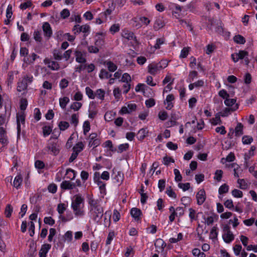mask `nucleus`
Here are the masks:
<instances>
[{
	"mask_svg": "<svg viewBox=\"0 0 257 257\" xmlns=\"http://www.w3.org/2000/svg\"><path fill=\"white\" fill-rule=\"evenodd\" d=\"M233 249L235 254L236 256H238L240 253V251L242 249V246L240 244H236L233 246Z\"/></svg>",
	"mask_w": 257,
	"mask_h": 257,
	"instance_id": "nucleus-58",
	"label": "nucleus"
},
{
	"mask_svg": "<svg viewBox=\"0 0 257 257\" xmlns=\"http://www.w3.org/2000/svg\"><path fill=\"white\" fill-rule=\"evenodd\" d=\"M93 220L98 223L103 215V209L101 206L89 210Z\"/></svg>",
	"mask_w": 257,
	"mask_h": 257,
	"instance_id": "nucleus-4",
	"label": "nucleus"
},
{
	"mask_svg": "<svg viewBox=\"0 0 257 257\" xmlns=\"http://www.w3.org/2000/svg\"><path fill=\"white\" fill-rule=\"evenodd\" d=\"M76 61L80 63H84L86 62V59L83 56L82 53L78 50L75 51Z\"/></svg>",
	"mask_w": 257,
	"mask_h": 257,
	"instance_id": "nucleus-21",
	"label": "nucleus"
},
{
	"mask_svg": "<svg viewBox=\"0 0 257 257\" xmlns=\"http://www.w3.org/2000/svg\"><path fill=\"white\" fill-rule=\"evenodd\" d=\"M155 246L156 248V251L158 252H163L166 246L165 241L161 238H158L155 242Z\"/></svg>",
	"mask_w": 257,
	"mask_h": 257,
	"instance_id": "nucleus-10",
	"label": "nucleus"
},
{
	"mask_svg": "<svg viewBox=\"0 0 257 257\" xmlns=\"http://www.w3.org/2000/svg\"><path fill=\"white\" fill-rule=\"evenodd\" d=\"M70 122L71 124H74L75 126H76L78 123V114L74 113L71 116V118L70 119Z\"/></svg>",
	"mask_w": 257,
	"mask_h": 257,
	"instance_id": "nucleus-37",
	"label": "nucleus"
},
{
	"mask_svg": "<svg viewBox=\"0 0 257 257\" xmlns=\"http://www.w3.org/2000/svg\"><path fill=\"white\" fill-rule=\"evenodd\" d=\"M70 16L69 11L67 9H63L60 13V16L63 19H66Z\"/></svg>",
	"mask_w": 257,
	"mask_h": 257,
	"instance_id": "nucleus-62",
	"label": "nucleus"
},
{
	"mask_svg": "<svg viewBox=\"0 0 257 257\" xmlns=\"http://www.w3.org/2000/svg\"><path fill=\"white\" fill-rule=\"evenodd\" d=\"M165 39L164 38H158L156 40V43L154 45V48L156 49H159L160 48V45H162L164 43Z\"/></svg>",
	"mask_w": 257,
	"mask_h": 257,
	"instance_id": "nucleus-56",
	"label": "nucleus"
},
{
	"mask_svg": "<svg viewBox=\"0 0 257 257\" xmlns=\"http://www.w3.org/2000/svg\"><path fill=\"white\" fill-rule=\"evenodd\" d=\"M66 209L64 203H59L57 206V211L59 214L62 215Z\"/></svg>",
	"mask_w": 257,
	"mask_h": 257,
	"instance_id": "nucleus-42",
	"label": "nucleus"
},
{
	"mask_svg": "<svg viewBox=\"0 0 257 257\" xmlns=\"http://www.w3.org/2000/svg\"><path fill=\"white\" fill-rule=\"evenodd\" d=\"M234 41L239 44H244L245 43V38L240 35H235L233 38Z\"/></svg>",
	"mask_w": 257,
	"mask_h": 257,
	"instance_id": "nucleus-26",
	"label": "nucleus"
},
{
	"mask_svg": "<svg viewBox=\"0 0 257 257\" xmlns=\"http://www.w3.org/2000/svg\"><path fill=\"white\" fill-rule=\"evenodd\" d=\"M0 142L4 145H7L8 143L6 131L3 127H0Z\"/></svg>",
	"mask_w": 257,
	"mask_h": 257,
	"instance_id": "nucleus-18",
	"label": "nucleus"
},
{
	"mask_svg": "<svg viewBox=\"0 0 257 257\" xmlns=\"http://www.w3.org/2000/svg\"><path fill=\"white\" fill-rule=\"evenodd\" d=\"M68 81L67 79L64 78L60 81L59 85L61 89H64L68 86Z\"/></svg>",
	"mask_w": 257,
	"mask_h": 257,
	"instance_id": "nucleus-63",
	"label": "nucleus"
},
{
	"mask_svg": "<svg viewBox=\"0 0 257 257\" xmlns=\"http://www.w3.org/2000/svg\"><path fill=\"white\" fill-rule=\"evenodd\" d=\"M60 187L63 190H72L76 187V185L70 181H64L61 183Z\"/></svg>",
	"mask_w": 257,
	"mask_h": 257,
	"instance_id": "nucleus-14",
	"label": "nucleus"
},
{
	"mask_svg": "<svg viewBox=\"0 0 257 257\" xmlns=\"http://www.w3.org/2000/svg\"><path fill=\"white\" fill-rule=\"evenodd\" d=\"M43 134L44 137L49 136L52 132V128L50 126H44L42 128Z\"/></svg>",
	"mask_w": 257,
	"mask_h": 257,
	"instance_id": "nucleus-41",
	"label": "nucleus"
},
{
	"mask_svg": "<svg viewBox=\"0 0 257 257\" xmlns=\"http://www.w3.org/2000/svg\"><path fill=\"white\" fill-rule=\"evenodd\" d=\"M88 204L89 205V210L100 206L98 204L97 201L92 198H90L89 199Z\"/></svg>",
	"mask_w": 257,
	"mask_h": 257,
	"instance_id": "nucleus-29",
	"label": "nucleus"
},
{
	"mask_svg": "<svg viewBox=\"0 0 257 257\" xmlns=\"http://www.w3.org/2000/svg\"><path fill=\"white\" fill-rule=\"evenodd\" d=\"M22 180L23 179L21 175H18L14 179V186L17 189L19 188L22 184Z\"/></svg>",
	"mask_w": 257,
	"mask_h": 257,
	"instance_id": "nucleus-25",
	"label": "nucleus"
},
{
	"mask_svg": "<svg viewBox=\"0 0 257 257\" xmlns=\"http://www.w3.org/2000/svg\"><path fill=\"white\" fill-rule=\"evenodd\" d=\"M121 81L125 83H130L131 81V77L128 73H125L122 75Z\"/></svg>",
	"mask_w": 257,
	"mask_h": 257,
	"instance_id": "nucleus-53",
	"label": "nucleus"
},
{
	"mask_svg": "<svg viewBox=\"0 0 257 257\" xmlns=\"http://www.w3.org/2000/svg\"><path fill=\"white\" fill-rule=\"evenodd\" d=\"M229 187L226 184L222 185L218 189V193L219 194L226 193L228 191Z\"/></svg>",
	"mask_w": 257,
	"mask_h": 257,
	"instance_id": "nucleus-34",
	"label": "nucleus"
},
{
	"mask_svg": "<svg viewBox=\"0 0 257 257\" xmlns=\"http://www.w3.org/2000/svg\"><path fill=\"white\" fill-rule=\"evenodd\" d=\"M74 200L72 201L71 208L76 216L82 217L84 215V198L80 195L77 194L74 196Z\"/></svg>",
	"mask_w": 257,
	"mask_h": 257,
	"instance_id": "nucleus-1",
	"label": "nucleus"
},
{
	"mask_svg": "<svg viewBox=\"0 0 257 257\" xmlns=\"http://www.w3.org/2000/svg\"><path fill=\"white\" fill-rule=\"evenodd\" d=\"M178 187L179 188L182 189L184 191H186L190 188V184L189 183H179L178 184Z\"/></svg>",
	"mask_w": 257,
	"mask_h": 257,
	"instance_id": "nucleus-55",
	"label": "nucleus"
},
{
	"mask_svg": "<svg viewBox=\"0 0 257 257\" xmlns=\"http://www.w3.org/2000/svg\"><path fill=\"white\" fill-rule=\"evenodd\" d=\"M236 102V99L234 98H227L224 100V104L227 106H232Z\"/></svg>",
	"mask_w": 257,
	"mask_h": 257,
	"instance_id": "nucleus-54",
	"label": "nucleus"
},
{
	"mask_svg": "<svg viewBox=\"0 0 257 257\" xmlns=\"http://www.w3.org/2000/svg\"><path fill=\"white\" fill-rule=\"evenodd\" d=\"M99 76L101 79H107L112 76V74H110L106 70L102 69L100 71Z\"/></svg>",
	"mask_w": 257,
	"mask_h": 257,
	"instance_id": "nucleus-28",
	"label": "nucleus"
},
{
	"mask_svg": "<svg viewBox=\"0 0 257 257\" xmlns=\"http://www.w3.org/2000/svg\"><path fill=\"white\" fill-rule=\"evenodd\" d=\"M44 150L50 154L57 156L60 152V146L56 142L49 141Z\"/></svg>",
	"mask_w": 257,
	"mask_h": 257,
	"instance_id": "nucleus-3",
	"label": "nucleus"
},
{
	"mask_svg": "<svg viewBox=\"0 0 257 257\" xmlns=\"http://www.w3.org/2000/svg\"><path fill=\"white\" fill-rule=\"evenodd\" d=\"M13 211V207L10 204H8L5 208V213L6 216L9 218L11 216Z\"/></svg>",
	"mask_w": 257,
	"mask_h": 257,
	"instance_id": "nucleus-32",
	"label": "nucleus"
},
{
	"mask_svg": "<svg viewBox=\"0 0 257 257\" xmlns=\"http://www.w3.org/2000/svg\"><path fill=\"white\" fill-rule=\"evenodd\" d=\"M230 167L233 168L234 177L236 178L239 177V176L237 172V170L239 168V166L235 163H233L230 165Z\"/></svg>",
	"mask_w": 257,
	"mask_h": 257,
	"instance_id": "nucleus-49",
	"label": "nucleus"
},
{
	"mask_svg": "<svg viewBox=\"0 0 257 257\" xmlns=\"http://www.w3.org/2000/svg\"><path fill=\"white\" fill-rule=\"evenodd\" d=\"M141 214V210L137 208H133L131 210V214L132 216L134 218L136 221H138L140 219V216Z\"/></svg>",
	"mask_w": 257,
	"mask_h": 257,
	"instance_id": "nucleus-19",
	"label": "nucleus"
},
{
	"mask_svg": "<svg viewBox=\"0 0 257 257\" xmlns=\"http://www.w3.org/2000/svg\"><path fill=\"white\" fill-rule=\"evenodd\" d=\"M45 223L50 225H53L55 224V220L51 217H45L44 219Z\"/></svg>",
	"mask_w": 257,
	"mask_h": 257,
	"instance_id": "nucleus-60",
	"label": "nucleus"
},
{
	"mask_svg": "<svg viewBox=\"0 0 257 257\" xmlns=\"http://www.w3.org/2000/svg\"><path fill=\"white\" fill-rule=\"evenodd\" d=\"M44 63L48 65V67L52 70H58L59 69V64L55 61H51L49 58H45Z\"/></svg>",
	"mask_w": 257,
	"mask_h": 257,
	"instance_id": "nucleus-12",
	"label": "nucleus"
},
{
	"mask_svg": "<svg viewBox=\"0 0 257 257\" xmlns=\"http://www.w3.org/2000/svg\"><path fill=\"white\" fill-rule=\"evenodd\" d=\"M243 125L240 122H238L234 130V134L236 137H239L243 135Z\"/></svg>",
	"mask_w": 257,
	"mask_h": 257,
	"instance_id": "nucleus-20",
	"label": "nucleus"
},
{
	"mask_svg": "<svg viewBox=\"0 0 257 257\" xmlns=\"http://www.w3.org/2000/svg\"><path fill=\"white\" fill-rule=\"evenodd\" d=\"M51 245L49 244H44L42 245L39 251V254L40 257H46L47 253L51 248Z\"/></svg>",
	"mask_w": 257,
	"mask_h": 257,
	"instance_id": "nucleus-15",
	"label": "nucleus"
},
{
	"mask_svg": "<svg viewBox=\"0 0 257 257\" xmlns=\"http://www.w3.org/2000/svg\"><path fill=\"white\" fill-rule=\"evenodd\" d=\"M198 75V72L196 71H192L190 72L188 77L187 79L188 82H191L193 81L194 79Z\"/></svg>",
	"mask_w": 257,
	"mask_h": 257,
	"instance_id": "nucleus-33",
	"label": "nucleus"
},
{
	"mask_svg": "<svg viewBox=\"0 0 257 257\" xmlns=\"http://www.w3.org/2000/svg\"><path fill=\"white\" fill-rule=\"evenodd\" d=\"M69 126V124L67 121H60L59 124V127L60 130L65 131Z\"/></svg>",
	"mask_w": 257,
	"mask_h": 257,
	"instance_id": "nucleus-52",
	"label": "nucleus"
},
{
	"mask_svg": "<svg viewBox=\"0 0 257 257\" xmlns=\"http://www.w3.org/2000/svg\"><path fill=\"white\" fill-rule=\"evenodd\" d=\"M165 22L163 17H158L156 18L154 25V29L155 30L157 31L163 27H164L165 25Z\"/></svg>",
	"mask_w": 257,
	"mask_h": 257,
	"instance_id": "nucleus-11",
	"label": "nucleus"
},
{
	"mask_svg": "<svg viewBox=\"0 0 257 257\" xmlns=\"http://www.w3.org/2000/svg\"><path fill=\"white\" fill-rule=\"evenodd\" d=\"M82 103L78 102H73L70 106V108L75 111L78 110L82 106Z\"/></svg>",
	"mask_w": 257,
	"mask_h": 257,
	"instance_id": "nucleus-51",
	"label": "nucleus"
},
{
	"mask_svg": "<svg viewBox=\"0 0 257 257\" xmlns=\"http://www.w3.org/2000/svg\"><path fill=\"white\" fill-rule=\"evenodd\" d=\"M148 72L152 75H156L162 68V66L159 64L152 63L149 65Z\"/></svg>",
	"mask_w": 257,
	"mask_h": 257,
	"instance_id": "nucleus-8",
	"label": "nucleus"
},
{
	"mask_svg": "<svg viewBox=\"0 0 257 257\" xmlns=\"http://www.w3.org/2000/svg\"><path fill=\"white\" fill-rule=\"evenodd\" d=\"M189 47H184L181 52L180 58H186L188 55Z\"/></svg>",
	"mask_w": 257,
	"mask_h": 257,
	"instance_id": "nucleus-59",
	"label": "nucleus"
},
{
	"mask_svg": "<svg viewBox=\"0 0 257 257\" xmlns=\"http://www.w3.org/2000/svg\"><path fill=\"white\" fill-rule=\"evenodd\" d=\"M44 36L48 38H50L52 35V30L50 25L48 22H45L42 26Z\"/></svg>",
	"mask_w": 257,
	"mask_h": 257,
	"instance_id": "nucleus-13",
	"label": "nucleus"
},
{
	"mask_svg": "<svg viewBox=\"0 0 257 257\" xmlns=\"http://www.w3.org/2000/svg\"><path fill=\"white\" fill-rule=\"evenodd\" d=\"M34 38L35 40L40 43L42 41L41 33L40 31H35L34 32Z\"/></svg>",
	"mask_w": 257,
	"mask_h": 257,
	"instance_id": "nucleus-40",
	"label": "nucleus"
},
{
	"mask_svg": "<svg viewBox=\"0 0 257 257\" xmlns=\"http://www.w3.org/2000/svg\"><path fill=\"white\" fill-rule=\"evenodd\" d=\"M120 30V25L118 24H113L109 28V31L112 34H114Z\"/></svg>",
	"mask_w": 257,
	"mask_h": 257,
	"instance_id": "nucleus-35",
	"label": "nucleus"
},
{
	"mask_svg": "<svg viewBox=\"0 0 257 257\" xmlns=\"http://www.w3.org/2000/svg\"><path fill=\"white\" fill-rule=\"evenodd\" d=\"M238 108V105L236 104L232 108H225L223 111L220 112L219 113V115L222 117L227 116L230 113V111H234L236 110Z\"/></svg>",
	"mask_w": 257,
	"mask_h": 257,
	"instance_id": "nucleus-17",
	"label": "nucleus"
},
{
	"mask_svg": "<svg viewBox=\"0 0 257 257\" xmlns=\"http://www.w3.org/2000/svg\"><path fill=\"white\" fill-rule=\"evenodd\" d=\"M85 91L86 95L89 98L94 99L95 98V93H94L93 91L89 87L85 88Z\"/></svg>",
	"mask_w": 257,
	"mask_h": 257,
	"instance_id": "nucleus-36",
	"label": "nucleus"
},
{
	"mask_svg": "<svg viewBox=\"0 0 257 257\" xmlns=\"http://www.w3.org/2000/svg\"><path fill=\"white\" fill-rule=\"evenodd\" d=\"M146 131L144 128L141 129L138 133V138L139 140H143L146 137Z\"/></svg>",
	"mask_w": 257,
	"mask_h": 257,
	"instance_id": "nucleus-47",
	"label": "nucleus"
},
{
	"mask_svg": "<svg viewBox=\"0 0 257 257\" xmlns=\"http://www.w3.org/2000/svg\"><path fill=\"white\" fill-rule=\"evenodd\" d=\"M123 174L120 171H118L117 173V174L115 175V177H114V179L116 181V183L120 185L122 183L123 180Z\"/></svg>",
	"mask_w": 257,
	"mask_h": 257,
	"instance_id": "nucleus-24",
	"label": "nucleus"
},
{
	"mask_svg": "<svg viewBox=\"0 0 257 257\" xmlns=\"http://www.w3.org/2000/svg\"><path fill=\"white\" fill-rule=\"evenodd\" d=\"M253 141V138L250 136H243L242 138V142L244 145H249Z\"/></svg>",
	"mask_w": 257,
	"mask_h": 257,
	"instance_id": "nucleus-27",
	"label": "nucleus"
},
{
	"mask_svg": "<svg viewBox=\"0 0 257 257\" xmlns=\"http://www.w3.org/2000/svg\"><path fill=\"white\" fill-rule=\"evenodd\" d=\"M248 53L244 50L239 51L238 53H236V56H238L239 59H243L248 56Z\"/></svg>",
	"mask_w": 257,
	"mask_h": 257,
	"instance_id": "nucleus-43",
	"label": "nucleus"
},
{
	"mask_svg": "<svg viewBox=\"0 0 257 257\" xmlns=\"http://www.w3.org/2000/svg\"><path fill=\"white\" fill-rule=\"evenodd\" d=\"M105 91L102 89H98L96 91L95 96L98 98L103 100L104 98Z\"/></svg>",
	"mask_w": 257,
	"mask_h": 257,
	"instance_id": "nucleus-39",
	"label": "nucleus"
},
{
	"mask_svg": "<svg viewBox=\"0 0 257 257\" xmlns=\"http://www.w3.org/2000/svg\"><path fill=\"white\" fill-rule=\"evenodd\" d=\"M166 194L170 197H172L174 199H176L177 197V195L175 192H174L171 189V187H170L168 188L166 191Z\"/></svg>",
	"mask_w": 257,
	"mask_h": 257,
	"instance_id": "nucleus-57",
	"label": "nucleus"
},
{
	"mask_svg": "<svg viewBox=\"0 0 257 257\" xmlns=\"http://www.w3.org/2000/svg\"><path fill=\"white\" fill-rule=\"evenodd\" d=\"M83 133L85 135L89 131L90 129V123L88 121H85L83 125Z\"/></svg>",
	"mask_w": 257,
	"mask_h": 257,
	"instance_id": "nucleus-48",
	"label": "nucleus"
},
{
	"mask_svg": "<svg viewBox=\"0 0 257 257\" xmlns=\"http://www.w3.org/2000/svg\"><path fill=\"white\" fill-rule=\"evenodd\" d=\"M25 121V117L24 114H20L17 116V122L19 123L24 124Z\"/></svg>",
	"mask_w": 257,
	"mask_h": 257,
	"instance_id": "nucleus-61",
	"label": "nucleus"
},
{
	"mask_svg": "<svg viewBox=\"0 0 257 257\" xmlns=\"http://www.w3.org/2000/svg\"><path fill=\"white\" fill-rule=\"evenodd\" d=\"M104 64L107 66L108 70L110 72H114L117 68V66L110 61L105 62Z\"/></svg>",
	"mask_w": 257,
	"mask_h": 257,
	"instance_id": "nucleus-23",
	"label": "nucleus"
},
{
	"mask_svg": "<svg viewBox=\"0 0 257 257\" xmlns=\"http://www.w3.org/2000/svg\"><path fill=\"white\" fill-rule=\"evenodd\" d=\"M97 134L96 133H91L89 135V142L88 146L90 147H93V148L98 146L100 144V140L96 139Z\"/></svg>",
	"mask_w": 257,
	"mask_h": 257,
	"instance_id": "nucleus-7",
	"label": "nucleus"
},
{
	"mask_svg": "<svg viewBox=\"0 0 257 257\" xmlns=\"http://www.w3.org/2000/svg\"><path fill=\"white\" fill-rule=\"evenodd\" d=\"M197 203L198 205H202L206 200V193L204 189H200L196 194Z\"/></svg>",
	"mask_w": 257,
	"mask_h": 257,
	"instance_id": "nucleus-9",
	"label": "nucleus"
},
{
	"mask_svg": "<svg viewBox=\"0 0 257 257\" xmlns=\"http://www.w3.org/2000/svg\"><path fill=\"white\" fill-rule=\"evenodd\" d=\"M99 187L100 192L101 193H105L106 189L105 186L106 184L102 182L101 180L96 183Z\"/></svg>",
	"mask_w": 257,
	"mask_h": 257,
	"instance_id": "nucleus-38",
	"label": "nucleus"
},
{
	"mask_svg": "<svg viewBox=\"0 0 257 257\" xmlns=\"http://www.w3.org/2000/svg\"><path fill=\"white\" fill-rule=\"evenodd\" d=\"M48 190L49 192L51 193H53V194L55 193L57 190V186L54 183L50 184L48 186Z\"/></svg>",
	"mask_w": 257,
	"mask_h": 257,
	"instance_id": "nucleus-50",
	"label": "nucleus"
},
{
	"mask_svg": "<svg viewBox=\"0 0 257 257\" xmlns=\"http://www.w3.org/2000/svg\"><path fill=\"white\" fill-rule=\"evenodd\" d=\"M111 213L110 211H106L104 215L103 224L105 227H108L110 224Z\"/></svg>",
	"mask_w": 257,
	"mask_h": 257,
	"instance_id": "nucleus-22",
	"label": "nucleus"
},
{
	"mask_svg": "<svg viewBox=\"0 0 257 257\" xmlns=\"http://www.w3.org/2000/svg\"><path fill=\"white\" fill-rule=\"evenodd\" d=\"M232 195L234 197L241 198L243 196L242 192L239 190L234 189L231 192Z\"/></svg>",
	"mask_w": 257,
	"mask_h": 257,
	"instance_id": "nucleus-45",
	"label": "nucleus"
},
{
	"mask_svg": "<svg viewBox=\"0 0 257 257\" xmlns=\"http://www.w3.org/2000/svg\"><path fill=\"white\" fill-rule=\"evenodd\" d=\"M222 238L224 241L226 243H229L234 239V235L230 231V227L225 225L223 228Z\"/></svg>",
	"mask_w": 257,
	"mask_h": 257,
	"instance_id": "nucleus-5",
	"label": "nucleus"
},
{
	"mask_svg": "<svg viewBox=\"0 0 257 257\" xmlns=\"http://www.w3.org/2000/svg\"><path fill=\"white\" fill-rule=\"evenodd\" d=\"M69 102V98L68 97H64L60 98L59 104L61 107L63 109L65 108L67 104Z\"/></svg>",
	"mask_w": 257,
	"mask_h": 257,
	"instance_id": "nucleus-30",
	"label": "nucleus"
},
{
	"mask_svg": "<svg viewBox=\"0 0 257 257\" xmlns=\"http://www.w3.org/2000/svg\"><path fill=\"white\" fill-rule=\"evenodd\" d=\"M33 81V76L26 75L22 79H20L18 82L17 90L21 92L27 88L28 85L31 84Z\"/></svg>",
	"mask_w": 257,
	"mask_h": 257,
	"instance_id": "nucleus-2",
	"label": "nucleus"
},
{
	"mask_svg": "<svg viewBox=\"0 0 257 257\" xmlns=\"http://www.w3.org/2000/svg\"><path fill=\"white\" fill-rule=\"evenodd\" d=\"M159 118L162 120H165L168 117L167 112L165 111H161L158 114Z\"/></svg>",
	"mask_w": 257,
	"mask_h": 257,
	"instance_id": "nucleus-64",
	"label": "nucleus"
},
{
	"mask_svg": "<svg viewBox=\"0 0 257 257\" xmlns=\"http://www.w3.org/2000/svg\"><path fill=\"white\" fill-rule=\"evenodd\" d=\"M83 145L82 142H79L73 148V152L79 154L83 149Z\"/></svg>",
	"mask_w": 257,
	"mask_h": 257,
	"instance_id": "nucleus-31",
	"label": "nucleus"
},
{
	"mask_svg": "<svg viewBox=\"0 0 257 257\" xmlns=\"http://www.w3.org/2000/svg\"><path fill=\"white\" fill-rule=\"evenodd\" d=\"M53 56L55 60H61L62 58L61 52L59 50H54L53 51Z\"/></svg>",
	"mask_w": 257,
	"mask_h": 257,
	"instance_id": "nucleus-44",
	"label": "nucleus"
},
{
	"mask_svg": "<svg viewBox=\"0 0 257 257\" xmlns=\"http://www.w3.org/2000/svg\"><path fill=\"white\" fill-rule=\"evenodd\" d=\"M121 36L123 38H125L127 40L136 39V37L135 36L133 32L126 29L122 30Z\"/></svg>",
	"mask_w": 257,
	"mask_h": 257,
	"instance_id": "nucleus-16",
	"label": "nucleus"
},
{
	"mask_svg": "<svg viewBox=\"0 0 257 257\" xmlns=\"http://www.w3.org/2000/svg\"><path fill=\"white\" fill-rule=\"evenodd\" d=\"M223 171L221 170H217L215 173L214 179L218 181H220L222 177Z\"/></svg>",
	"mask_w": 257,
	"mask_h": 257,
	"instance_id": "nucleus-46",
	"label": "nucleus"
},
{
	"mask_svg": "<svg viewBox=\"0 0 257 257\" xmlns=\"http://www.w3.org/2000/svg\"><path fill=\"white\" fill-rule=\"evenodd\" d=\"M90 30V28L88 25H83L82 26L75 25L72 29V31L75 35L80 33V32L84 33V37L85 38L89 33Z\"/></svg>",
	"mask_w": 257,
	"mask_h": 257,
	"instance_id": "nucleus-6",
	"label": "nucleus"
}]
</instances>
